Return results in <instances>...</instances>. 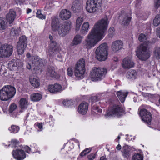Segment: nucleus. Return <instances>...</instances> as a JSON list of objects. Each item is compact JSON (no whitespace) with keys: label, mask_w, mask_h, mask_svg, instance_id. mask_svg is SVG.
<instances>
[{"label":"nucleus","mask_w":160,"mask_h":160,"mask_svg":"<svg viewBox=\"0 0 160 160\" xmlns=\"http://www.w3.org/2000/svg\"><path fill=\"white\" fill-rule=\"evenodd\" d=\"M109 23L107 17L96 22L85 39L83 47L88 49H90L101 41L106 34Z\"/></svg>","instance_id":"f257e3e1"},{"label":"nucleus","mask_w":160,"mask_h":160,"mask_svg":"<svg viewBox=\"0 0 160 160\" xmlns=\"http://www.w3.org/2000/svg\"><path fill=\"white\" fill-rule=\"evenodd\" d=\"M72 23L70 21H67L58 26L54 21L52 23L53 31H57L59 35L62 37L66 36L69 32L71 28Z\"/></svg>","instance_id":"f03ea898"},{"label":"nucleus","mask_w":160,"mask_h":160,"mask_svg":"<svg viewBox=\"0 0 160 160\" xmlns=\"http://www.w3.org/2000/svg\"><path fill=\"white\" fill-rule=\"evenodd\" d=\"M16 93L15 88L11 85H6L0 90V100L7 101L12 98Z\"/></svg>","instance_id":"7ed1b4c3"},{"label":"nucleus","mask_w":160,"mask_h":160,"mask_svg":"<svg viewBox=\"0 0 160 160\" xmlns=\"http://www.w3.org/2000/svg\"><path fill=\"white\" fill-rule=\"evenodd\" d=\"M150 44V42L147 41L146 43L140 45L137 48L136 55L139 60L146 61L150 58V51L147 49V47Z\"/></svg>","instance_id":"20e7f679"},{"label":"nucleus","mask_w":160,"mask_h":160,"mask_svg":"<svg viewBox=\"0 0 160 160\" xmlns=\"http://www.w3.org/2000/svg\"><path fill=\"white\" fill-rule=\"evenodd\" d=\"M85 71V60L83 58L80 59L75 64L74 68V74L77 79H82Z\"/></svg>","instance_id":"39448f33"},{"label":"nucleus","mask_w":160,"mask_h":160,"mask_svg":"<svg viewBox=\"0 0 160 160\" xmlns=\"http://www.w3.org/2000/svg\"><path fill=\"white\" fill-rule=\"evenodd\" d=\"M107 73L106 68H101L94 67L90 72V77L92 80L96 81L101 80L105 77Z\"/></svg>","instance_id":"423d86ee"},{"label":"nucleus","mask_w":160,"mask_h":160,"mask_svg":"<svg viewBox=\"0 0 160 160\" xmlns=\"http://www.w3.org/2000/svg\"><path fill=\"white\" fill-rule=\"evenodd\" d=\"M108 47L106 43L101 44L96 51V58L99 61H105L108 58Z\"/></svg>","instance_id":"0eeeda50"},{"label":"nucleus","mask_w":160,"mask_h":160,"mask_svg":"<svg viewBox=\"0 0 160 160\" xmlns=\"http://www.w3.org/2000/svg\"><path fill=\"white\" fill-rule=\"evenodd\" d=\"M123 112L124 110L119 105H114L109 108L105 114V117L106 118L112 116H116L119 117L122 115Z\"/></svg>","instance_id":"6e6552de"},{"label":"nucleus","mask_w":160,"mask_h":160,"mask_svg":"<svg viewBox=\"0 0 160 160\" xmlns=\"http://www.w3.org/2000/svg\"><path fill=\"white\" fill-rule=\"evenodd\" d=\"M101 2V0H88L85 7L86 11L90 13H95Z\"/></svg>","instance_id":"1a4fd4ad"},{"label":"nucleus","mask_w":160,"mask_h":160,"mask_svg":"<svg viewBox=\"0 0 160 160\" xmlns=\"http://www.w3.org/2000/svg\"><path fill=\"white\" fill-rule=\"evenodd\" d=\"M32 62H29L27 64V68L29 69L35 70L39 69L41 68V67L43 66V60L39 58L37 56H34L32 57Z\"/></svg>","instance_id":"9d476101"},{"label":"nucleus","mask_w":160,"mask_h":160,"mask_svg":"<svg viewBox=\"0 0 160 160\" xmlns=\"http://www.w3.org/2000/svg\"><path fill=\"white\" fill-rule=\"evenodd\" d=\"M13 52V47L10 44H0V58H5L10 57Z\"/></svg>","instance_id":"9b49d317"},{"label":"nucleus","mask_w":160,"mask_h":160,"mask_svg":"<svg viewBox=\"0 0 160 160\" xmlns=\"http://www.w3.org/2000/svg\"><path fill=\"white\" fill-rule=\"evenodd\" d=\"M142 107H143V106L139 108L138 113L142 121L148 125H150L152 119L151 114L146 109L142 108Z\"/></svg>","instance_id":"f8f14e48"},{"label":"nucleus","mask_w":160,"mask_h":160,"mask_svg":"<svg viewBox=\"0 0 160 160\" xmlns=\"http://www.w3.org/2000/svg\"><path fill=\"white\" fill-rule=\"evenodd\" d=\"M27 44L26 37L25 36L20 37L17 44V51L18 54L22 55L23 53Z\"/></svg>","instance_id":"ddd939ff"},{"label":"nucleus","mask_w":160,"mask_h":160,"mask_svg":"<svg viewBox=\"0 0 160 160\" xmlns=\"http://www.w3.org/2000/svg\"><path fill=\"white\" fill-rule=\"evenodd\" d=\"M49 38L51 43L49 45V48L48 53L50 56H52L56 53L58 50V47L56 42L53 40L52 36L49 35Z\"/></svg>","instance_id":"4468645a"},{"label":"nucleus","mask_w":160,"mask_h":160,"mask_svg":"<svg viewBox=\"0 0 160 160\" xmlns=\"http://www.w3.org/2000/svg\"><path fill=\"white\" fill-rule=\"evenodd\" d=\"M119 19L122 24L124 25H128L131 19V13L122 12V14L119 16Z\"/></svg>","instance_id":"2eb2a0df"},{"label":"nucleus","mask_w":160,"mask_h":160,"mask_svg":"<svg viewBox=\"0 0 160 160\" xmlns=\"http://www.w3.org/2000/svg\"><path fill=\"white\" fill-rule=\"evenodd\" d=\"M134 66V63L130 56L125 57L122 60V66L124 69H129Z\"/></svg>","instance_id":"dca6fc26"},{"label":"nucleus","mask_w":160,"mask_h":160,"mask_svg":"<svg viewBox=\"0 0 160 160\" xmlns=\"http://www.w3.org/2000/svg\"><path fill=\"white\" fill-rule=\"evenodd\" d=\"M23 149H17L12 151V154L15 159L17 160H23L26 158V155L23 147Z\"/></svg>","instance_id":"f3484780"},{"label":"nucleus","mask_w":160,"mask_h":160,"mask_svg":"<svg viewBox=\"0 0 160 160\" xmlns=\"http://www.w3.org/2000/svg\"><path fill=\"white\" fill-rule=\"evenodd\" d=\"M46 75L47 77L52 78L56 79L58 78L59 76L55 71V68L52 66L48 67L46 70Z\"/></svg>","instance_id":"a211bd4d"},{"label":"nucleus","mask_w":160,"mask_h":160,"mask_svg":"<svg viewBox=\"0 0 160 160\" xmlns=\"http://www.w3.org/2000/svg\"><path fill=\"white\" fill-rule=\"evenodd\" d=\"M123 43L120 40H117L113 42L112 44V48L114 52H117L122 48Z\"/></svg>","instance_id":"6ab92c4d"},{"label":"nucleus","mask_w":160,"mask_h":160,"mask_svg":"<svg viewBox=\"0 0 160 160\" xmlns=\"http://www.w3.org/2000/svg\"><path fill=\"white\" fill-rule=\"evenodd\" d=\"M71 16L70 11L67 9L62 10L59 13V17L62 20H68L71 18Z\"/></svg>","instance_id":"aec40b11"},{"label":"nucleus","mask_w":160,"mask_h":160,"mask_svg":"<svg viewBox=\"0 0 160 160\" xmlns=\"http://www.w3.org/2000/svg\"><path fill=\"white\" fill-rule=\"evenodd\" d=\"M88 108V103L85 102H83L79 105L78 111L79 113L84 115L86 113Z\"/></svg>","instance_id":"412c9836"},{"label":"nucleus","mask_w":160,"mask_h":160,"mask_svg":"<svg viewBox=\"0 0 160 160\" xmlns=\"http://www.w3.org/2000/svg\"><path fill=\"white\" fill-rule=\"evenodd\" d=\"M16 16V12L12 9H10L9 12L6 15V19L9 24L14 21Z\"/></svg>","instance_id":"4be33fe9"},{"label":"nucleus","mask_w":160,"mask_h":160,"mask_svg":"<svg viewBox=\"0 0 160 160\" xmlns=\"http://www.w3.org/2000/svg\"><path fill=\"white\" fill-rule=\"evenodd\" d=\"M18 59H13L9 61L8 63V67L11 70H14L17 68V67L19 65Z\"/></svg>","instance_id":"5701e85b"},{"label":"nucleus","mask_w":160,"mask_h":160,"mask_svg":"<svg viewBox=\"0 0 160 160\" xmlns=\"http://www.w3.org/2000/svg\"><path fill=\"white\" fill-rule=\"evenodd\" d=\"M31 148L27 146H26L23 147V148L25 151L28 153L31 152L35 153L38 152L40 153L39 151H38V148L36 145L33 144L32 146L31 145Z\"/></svg>","instance_id":"b1692460"},{"label":"nucleus","mask_w":160,"mask_h":160,"mask_svg":"<svg viewBox=\"0 0 160 160\" xmlns=\"http://www.w3.org/2000/svg\"><path fill=\"white\" fill-rule=\"evenodd\" d=\"M82 37L80 35L78 34L76 35L75 36L72 41L71 45L73 46L80 44L82 42Z\"/></svg>","instance_id":"393cba45"},{"label":"nucleus","mask_w":160,"mask_h":160,"mask_svg":"<svg viewBox=\"0 0 160 160\" xmlns=\"http://www.w3.org/2000/svg\"><path fill=\"white\" fill-rule=\"evenodd\" d=\"M128 94L127 92H123L122 91H120L117 93V96L120 100L121 102L123 103L125 99V98Z\"/></svg>","instance_id":"a878e982"},{"label":"nucleus","mask_w":160,"mask_h":160,"mask_svg":"<svg viewBox=\"0 0 160 160\" xmlns=\"http://www.w3.org/2000/svg\"><path fill=\"white\" fill-rule=\"evenodd\" d=\"M90 24L88 22H84L82 25L80 32L82 34L86 35L88 32L90 28Z\"/></svg>","instance_id":"bb28decb"},{"label":"nucleus","mask_w":160,"mask_h":160,"mask_svg":"<svg viewBox=\"0 0 160 160\" xmlns=\"http://www.w3.org/2000/svg\"><path fill=\"white\" fill-rule=\"evenodd\" d=\"M122 153L123 157L128 158L131 155L130 149L128 145H125L122 147Z\"/></svg>","instance_id":"cd10ccee"},{"label":"nucleus","mask_w":160,"mask_h":160,"mask_svg":"<svg viewBox=\"0 0 160 160\" xmlns=\"http://www.w3.org/2000/svg\"><path fill=\"white\" fill-rule=\"evenodd\" d=\"M29 81L32 86L35 88L38 87L40 85V81L37 78H30Z\"/></svg>","instance_id":"c85d7f7f"},{"label":"nucleus","mask_w":160,"mask_h":160,"mask_svg":"<svg viewBox=\"0 0 160 160\" xmlns=\"http://www.w3.org/2000/svg\"><path fill=\"white\" fill-rule=\"evenodd\" d=\"M83 21V17L81 16L79 17L76 19L75 28L76 32H78L80 28Z\"/></svg>","instance_id":"c756f323"},{"label":"nucleus","mask_w":160,"mask_h":160,"mask_svg":"<svg viewBox=\"0 0 160 160\" xmlns=\"http://www.w3.org/2000/svg\"><path fill=\"white\" fill-rule=\"evenodd\" d=\"M19 104L22 109H26L29 104L28 100L25 98H22L20 99L19 101Z\"/></svg>","instance_id":"7c9ffc66"},{"label":"nucleus","mask_w":160,"mask_h":160,"mask_svg":"<svg viewBox=\"0 0 160 160\" xmlns=\"http://www.w3.org/2000/svg\"><path fill=\"white\" fill-rule=\"evenodd\" d=\"M42 98V95L39 93H34L30 96V99L32 101H38L40 100Z\"/></svg>","instance_id":"2f4dec72"},{"label":"nucleus","mask_w":160,"mask_h":160,"mask_svg":"<svg viewBox=\"0 0 160 160\" xmlns=\"http://www.w3.org/2000/svg\"><path fill=\"white\" fill-rule=\"evenodd\" d=\"M137 75L136 71L135 70H132L127 72L126 77L129 79H135L136 78Z\"/></svg>","instance_id":"473e14b6"},{"label":"nucleus","mask_w":160,"mask_h":160,"mask_svg":"<svg viewBox=\"0 0 160 160\" xmlns=\"http://www.w3.org/2000/svg\"><path fill=\"white\" fill-rule=\"evenodd\" d=\"M7 28V23L4 19L2 18H0V31L3 32Z\"/></svg>","instance_id":"72a5a7b5"},{"label":"nucleus","mask_w":160,"mask_h":160,"mask_svg":"<svg viewBox=\"0 0 160 160\" xmlns=\"http://www.w3.org/2000/svg\"><path fill=\"white\" fill-rule=\"evenodd\" d=\"M8 130L11 133H16L18 132L19 130V128L18 126L12 125L9 128Z\"/></svg>","instance_id":"f704fd0d"},{"label":"nucleus","mask_w":160,"mask_h":160,"mask_svg":"<svg viewBox=\"0 0 160 160\" xmlns=\"http://www.w3.org/2000/svg\"><path fill=\"white\" fill-rule=\"evenodd\" d=\"M142 95L147 98H152L155 99H156V97L158 96L156 94H152L150 93L143 92L142 93Z\"/></svg>","instance_id":"c9c22d12"},{"label":"nucleus","mask_w":160,"mask_h":160,"mask_svg":"<svg viewBox=\"0 0 160 160\" xmlns=\"http://www.w3.org/2000/svg\"><path fill=\"white\" fill-rule=\"evenodd\" d=\"M160 24V15L158 14L156 15L153 19V24L155 26H157Z\"/></svg>","instance_id":"e433bc0d"},{"label":"nucleus","mask_w":160,"mask_h":160,"mask_svg":"<svg viewBox=\"0 0 160 160\" xmlns=\"http://www.w3.org/2000/svg\"><path fill=\"white\" fill-rule=\"evenodd\" d=\"M154 57L157 59H160V48L157 47L154 52Z\"/></svg>","instance_id":"4c0bfd02"},{"label":"nucleus","mask_w":160,"mask_h":160,"mask_svg":"<svg viewBox=\"0 0 160 160\" xmlns=\"http://www.w3.org/2000/svg\"><path fill=\"white\" fill-rule=\"evenodd\" d=\"M143 156L141 154L135 153L132 157V160H143Z\"/></svg>","instance_id":"58836bf2"},{"label":"nucleus","mask_w":160,"mask_h":160,"mask_svg":"<svg viewBox=\"0 0 160 160\" xmlns=\"http://www.w3.org/2000/svg\"><path fill=\"white\" fill-rule=\"evenodd\" d=\"M54 88L55 93L61 92L62 90V88L61 85L58 84H54Z\"/></svg>","instance_id":"ea45409f"},{"label":"nucleus","mask_w":160,"mask_h":160,"mask_svg":"<svg viewBox=\"0 0 160 160\" xmlns=\"http://www.w3.org/2000/svg\"><path fill=\"white\" fill-rule=\"evenodd\" d=\"M20 30L19 29L16 28H12L10 32V35L12 36H14L18 35Z\"/></svg>","instance_id":"a19ab883"},{"label":"nucleus","mask_w":160,"mask_h":160,"mask_svg":"<svg viewBox=\"0 0 160 160\" xmlns=\"http://www.w3.org/2000/svg\"><path fill=\"white\" fill-rule=\"evenodd\" d=\"M63 105L66 107H69L72 104V100H65L63 102Z\"/></svg>","instance_id":"79ce46f5"},{"label":"nucleus","mask_w":160,"mask_h":160,"mask_svg":"<svg viewBox=\"0 0 160 160\" xmlns=\"http://www.w3.org/2000/svg\"><path fill=\"white\" fill-rule=\"evenodd\" d=\"M91 150V148H87L81 153L80 155L82 156H83L89 153Z\"/></svg>","instance_id":"37998d69"},{"label":"nucleus","mask_w":160,"mask_h":160,"mask_svg":"<svg viewBox=\"0 0 160 160\" xmlns=\"http://www.w3.org/2000/svg\"><path fill=\"white\" fill-rule=\"evenodd\" d=\"M147 39L146 36L144 34L141 33L139 37V40L142 42H144Z\"/></svg>","instance_id":"c03bdc74"},{"label":"nucleus","mask_w":160,"mask_h":160,"mask_svg":"<svg viewBox=\"0 0 160 160\" xmlns=\"http://www.w3.org/2000/svg\"><path fill=\"white\" fill-rule=\"evenodd\" d=\"M37 17L40 19H43L45 18L46 17L41 13L40 10H38L37 13Z\"/></svg>","instance_id":"a18cd8bd"},{"label":"nucleus","mask_w":160,"mask_h":160,"mask_svg":"<svg viewBox=\"0 0 160 160\" xmlns=\"http://www.w3.org/2000/svg\"><path fill=\"white\" fill-rule=\"evenodd\" d=\"M79 5L78 3H77V2L75 3L73 2L72 6V9L74 11H76L77 9L79 8Z\"/></svg>","instance_id":"49530a36"},{"label":"nucleus","mask_w":160,"mask_h":160,"mask_svg":"<svg viewBox=\"0 0 160 160\" xmlns=\"http://www.w3.org/2000/svg\"><path fill=\"white\" fill-rule=\"evenodd\" d=\"M73 72L72 68L69 67L68 68L67 74L70 77H72L73 75Z\"/></svg>","instance_id":"de8ad7c7"},{"label":"nucleus","mask_w":160,"mask_h":160,"mask_svg":"<svg viewBox=\"0 0 160 160\" xmlns=\"http://www.w3.org/2000/svg\"><path fill=\"white\" fill-rule=\"evenodd\" d=\"M154 5L155 8L157 9L160 6V0H154Z\"/></svg>","instance_id":"09e8293b"},{"label":"nucleus","mask_w":160,"mask_h":160,"mask_svg":"<svg viewBox=\"0 0 160 160\" xmlns=\"http://www.w3.org/2000/svg\"><path fill=\"white\" fill-rule=\"evenodd\" d=\"M97 154L96 153H91L88 156V158L89 160H93L95 159Z\"/></svg>","instance_id":"8fccbe9b"},{"label":"nucleus","mask_w":160,"mask_h":160,"mask_svg":"<svg viewBox=\"0 0 160 160\" xmlns=\"http://www.w3.org/2000/svg\"><path fill=\"white\" fill-rule=\"evenodd\" d=\"M19 142L16 139H12L11 141L12 147H17L18 145Z\"/></svg>","instance_id":"3c124183"},{"label":"nucleus","mask_w":160,"mask_h":160,"mask_svg":"<svg viewBox=\"0 0 160 160\" xmlns=\"http://www.w3.org/2000/svg\"><path fill=\"white\" fill-rule=\"evenodd\" d=\"M17 108V106L16 104H13L10 105L9 108V112L12 113Z\"/></svg>","instance_id":"603ef678"},{"label":"nucleus","mask_w":160,"mask_h":160,"mask_svg":"<svg viewBox=\"0 0 160 160\" xmlns=\"http://www.w3.org/2000/svg\"><path fill=\"white\" fill-rule=\"evenodd\" d=\"M92 109L96 112L100 113L102 112V110L101 109L99 108L98 107L94 105L92 107Z\"/></svg>","instance_id":"864d4df0"},{"label":"nucleus","mask_w":160,"mask_h":160,"mask_svg":"<svg viewBox=\"0 0 160 160\" xmlns=\"http://www.w3.org/2000/svg\"><path fill=\"white\" fill-rule=\"evenodd\" d=\"M52 87H54V85H49L48 87V89L49 91L51 93H55L54 88Z\"/></svg>","instance_id":"5fc2aeb1"},{"label":"nucleus","mask_w":160,"mask_h":160,"mask_svg":"<svg viewBox=\"0 0 160 160\" xmlns=\"http://www.w3.org/2000/svg\"><path fill=\"white\" fill-rule=\"evenodd\" d=\"M114 29L113 27H111L109 29V33L110 35H112L114 32Z\"/></svg>","instance_id":"6e6d98bb"},{"label":"nucleus","mask_w":160,"mask_h":160,"mask_svg":"<svg viewBox=\"0 0 160 160\" xmlns=\"http://www.w3.org/2000/svg\"><path fill=\"white\" fill-rule=\"evenodd\" d=\"M37 126L38 127V128L40 129V130L39 131H41L43 129L42 123H38L37 124Z\"/></svg>","instance_id":"4d7b16f0"},{"label":"nucleus","mask_w":160,"mask_h":160,"mask_svg":"<svg viewBox=\"0 0 160 160\" xmlns=\"http://www.w3.org/2000/svg\"><path fill=\"white\" fill-rule=\"evenodd\" d=\"M156 33L157 36L160 38V28H158L157 29Z\"/></svg>","instance_id":"13d9d810"},{"label":"nucleus","mask_w":160,"mask_h":160,"mask_svg":"<svg viewBox=\"0 0 160 160\" xmlns=\"http://www.w3.org/2000/svg\"><path fill=\"white\" fill-rule=\"evenodd\" d=\"M126 140L128 141H130L132 139V136H131L130 135L129 136V135H126Z\"/></svg>","instance_id":"bf43d9fd"},{"label":"nucleus","mask_w":160,"mask_h":160,"mask_svg":"<svg viewBox=\"0 0 160 160\" xmlns=\"http://www.w3.org/2000/svg\"><path fill=\"white\" fill-rule=\"evenodd\" d=\"M15 1L17 4L22 3L24 2L25 1V0H15Z\"/></svg>","instance_id":"052dcab7"},{"label":"nucleus","mask_w":160,"mask_h":160,"mask_svg":"<svg viewBox=\"0 0 160 160\" xmlns=\"http://www.w3.org/2000/svg\"><path fill=\"white\" fill-rule=\"evenodd\" d=\"M97 97L96 96L93 97L92 98V101L93 102H95L96 101H98Z\"/></svg>","instance_id":"680f3d73"},{"label":"nucleus","mask_w":160,"mask_h":160,"mask_svg":"<svg viewBox=\"0 0 160 160\" xmlns=\"http://www.w3.org/2000/svg\"><path fill=\"white\" fill-rule=\"evenodd\" d=\"M116 149L118 150H120L121 149V146L119 144H118L116 147Z\"/></svg>","instance_id":"e2e57ef3"},{"label":"nucleus","mask_w":160,"mask_h":160,"mask_svg":"<svg viewBox=\"0 0 160 160\" xmlns=\"http://www.w3.org/2000/svg\"><path fill=\"white\" fill-rule=\"evenodd\" d=\"M26 57H27L28 58V59H30V58L32 59V57H31L30 54L29 53H28L26 55ZM33 56L32 57H33Z\"/></svg>","instance_id":"0e129e2a"},{"label":"nucleus","mask_w":160,"mask_h":160,"mask_svg":"<svg viewBox=\"0 0 160 160\" xmlns=\"http://www.w3.org/2000/svg\"><path fill=\"white\" fill-rule=\"evenodd\" d=\"M100 160H107V159L105 157L103 156L101 157Z\"/></svg>","instance_id":"69168bd1"},{"label":"nucleus","mask_w":160,"mask_h":160,"mask_svg":"<svg viewBox=\"0 0 160 160\" xmlns=\"http://www.w3.org/2000/svg\"><path fill=\"white\" fill-rule=\"evenodd\" d=\"M32 11V10L28 8L27 9V14H29V13H30Z\"/></svg>","instance_id":"338daca9"},{"label":"nucleus","mask_w":160,"mask_h":160,"mask_svg":"<svg viewBox=\"0 0 160 160\" xmlns=\"http://www.w3.org/2000/svg\"><path fill=\"white\" fill-rule=\"evenodd\" d=\"M74 141L75 143H78V146L79 147L80 144L79 143V141L77 139H74Z\"/></svg>","instance_id":"774afa93"}]
</instances>
